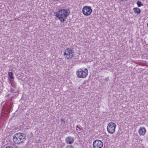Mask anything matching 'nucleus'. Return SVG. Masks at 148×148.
I'll list each match as a JSON object with an SVG mask.
<instances>
[{
    "mask_svg": "<svg viewBox=\"0 0 148 148\" xmlns=\"http://www.w3.org/2000/svg\"><path fill=\"white\" fill-rule=\"evenodd\" d=\"M56 16L62 23L65 21L69 14L67 9H60L54 13Z\"/></svg>",
    "mask_w": 148,
    "mask_h": 148,
    "instance_id": "f257e3e1",
    "label": "nucleus"
},
{
    "mask_svg": "<svg viewBox=\"0 0 148 148\" xmlns=\"http://www.w3.org/2000/svg\"><path fill=\"white\" fill-rule=\"evenodd\" d=\"M26 136L23 133H18L15 134L13 137V142L16 144L23 143L25 140Z\"/></svg>",
    "mask_w": 148,
    "mask_h": 148,
    "instance_id": "f03ea898",
    "label": "nucleus"
},
{
    "mask_svg": "<svg viewBox=\"0 0 148 148\" xmlns=\"http://www.w3.org/2000/svg\"><path fill=\"white\" fill-rule=\"evenodd\" d=\"M63 56L66 59H72L75 55V52L73 48L68 47L63 51Z\"/></svg>",
    "mask_w": 148,
    "mask_h": 148,
    "instance_id": "7ed1b4c3",
    "label": "nucleus"
},
{
    "mask_svg": "<svg viewBox=\"0 0 148 148\" xmlns=\"http://www.w3.org/2000/svg\"><path fill=\"white\" fill-rule=\"evenodd\" d=\"M88 69L85 67L80 68L77 69L76 72L77 77L79 78L84 79L88 75Z\"/></svg>",
    "mask_w": 148,
    "mask_h": 148,
    "instance_id": "20e7f679",
    "label": "nucleus"
},
{
    "mask_svg": "<svg viewBox=\"0 0 148 148\" xmlns=\"http://www.w3.org/2000/svg\"><path fill=\"white\" fill-rule=\"evenodd\" d=\"M116 125L114 123L111 122L108 125L107 130L108 133L110 134H113L115 132Z\"/></svg>",
    "mask_w": 148,
    "mask_h": 148,
    "instance_id": "39448f33",
    "label": "nucleus"
},
{
    "mask_svg": "<svg viewBox=\"0 0 148 148\" xmlns=\"http://www.w3.org/2000/svg\"><path fill=\"white\" fill-rule=\"evenodd\" d=\"M92 12V10L90 7L88 6H85L82 9V12L85 16L90 15Z\"/></svg>",
    "mask_w": 148,
    "mask_h": 148,
    "instance_id": "423d86ee",
    "label": "nucleus"
},
{
    "mask_svg": "<svg viewBox=\"0 0 148 148\" xmlns=\"http://www.w3.org/2000/svg\"><path fill=\"white\" fill-rule=\"evenodd\" d=\"M103 145V143L102 142L98 139L95 140L93 143V148H102Z\"/></svg>",
    "mask_w": 148,
    "mask_h": 148,
    "instance_id": "0eeeda50",
    "label": "nucleus"
},
{
    "mask_svg": "<svg viewBox=\"0 0 148 148\" xmlns=\"http://www.w3.org/2000/svg\"><path fill=\"white\" fill-rule=\"evenodd\" d=\"M74 140L75 138L73 137L69 136L66 138L65 142L67 144H71L73 143Z\"/></svg>",
    "mask_w": 148,
    "mask_h": 148,
    "instance_id": "6e6552de",
    "label": "nucleus"
},
{
    "mask_svg": "<svg viewBox=\"0 0 148 148\" xmlns=\"http://www.w3.org/2000/svg\"><path fill=\"white\" fill-rule=\"evenodd\" d=\"M146 132V129L144 127H140L138 130V133L140 135L144 136Z\"/></svg>",
    "mask_w": 148,
    "mask_h": 148,
    "instance_id": "1a4fd4ad",
    "label": "nucleus"
},
{
    "mask_svg": "<svg viewBox=\"0 0 148 148\" xmlns=\"http://www.w3.org/2000/svg\"><path fill=\"white\" fill-rule=\"evenodd\" d=\"M133 10L135 13L139 14L140 13V9L138 8H135L133 9Z\"/></svg>",
    "mask_w": 148,
    "mask_h": 148,
    "instance_id": "9d476101",
    "label": "nucleus"
},
{
    "mask_svg": "<svg viewBox=\"0 0 148 148\" xmlns=\"http://www.w3.org/2000/svg\"><path fill=\"white\" fill-rule=\"evenodd\" d=\"M8 75L9 77L11 79H14V77L13 76V73L12 72H8Z\"/></svg>",
    "mask_w": 148,
    "mask_h": 148,
    "instance_id": "9b49d317",
    "label": "nucleus"
},
{
    "mask_svg": "<svg viewBox=\"0 0 148 148\" xmlns=\"http://www.w3.org/2000/svg\"><path fill=\"white\" fill-rule=\"evenodd\" d=\"M137 4L138 7H140L142 5V4L141 2L138 1L137 2Z\"/></svg>",
    "mask_w": 148,
    "mask_h": 148,
    "instance_id": "f8f14e48",
    "label": "nucleus"
},
{
    "mask_svg": "<svg viewBox=\"0 0 148 148\" xmlns=\"http://www.w3.org/2000/svg\"><path fill=\"white\" fill-rule=\"evenodd\" d=\"M66 148H74L71 145H69L66 146Z\"/></svg>",
    "mask_w": 148,
    "mask_h": 148,
    "instance_id": "ddd939ff",
    "label": "nucleus"
},
{
    "mask_svg": "<svg viewBox=\"0 0 148 148\" xmlns=\"http://www.w3.org/2000/svg\"><path fill=\"white\" fill-rule=\"evenodd\" d=\"M61 122H63L64 124H65V121L64 120V119L62 118L61 119Z\"/></svg>",
    "mask_w": 148,
    "mask_h": 148,
    "instance_id": "4468645a",
    "label": "nucleus"
},
{
    "mask_svg": "<svg viewBox=\"0 0 148 148\" xmlns=\"http://www.w3.org/2000/svg\"><path fill=\"white\" fill-rule=\"evenodd\" d=\"M5 148H13L12 147L10 146H8L5 147Z\"/></svg>",
    "mask_w": 148,
    "mask_h": 148,
    "instance_id": "2eb2a0df",
    "label": "nucleus"
},
{
    "mask_svg": "<svg viewBox=\"0 0 148 148\" xmlns=\"http://www.w3.org/2000/svg\"><path fill=\"white\" fill-rule=\"evenodd\" d=\"M76 127L77 128V130H78V129H77V128L79 130H81V129H80V128L78 126H76Z\"/></svg>",
    "mask_w": 148,
    "mask_h": 148,
    "instance_id": "dca6fc26",
    "label": "nucleus"
}]
</instances>
